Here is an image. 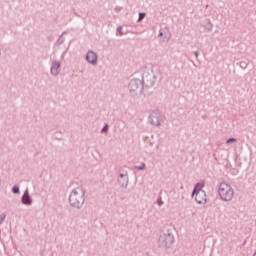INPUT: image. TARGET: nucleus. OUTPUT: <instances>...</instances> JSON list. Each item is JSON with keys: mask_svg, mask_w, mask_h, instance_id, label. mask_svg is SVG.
Here are the masks:
<instances>
[{"mask_svg": "<svg viewBox=\"0 0 256 256\" xmlns=\"http://www.w3.org/2000/svg\"><path fill=\"white\" fill-rule=\"evenodd\" d=\"M204 187H205V182H199L194 187V191L192 194L196 203H198L199 205H204V203H207V194L203 190Z\"/></svg>", "mask_w": 256, "mask_h": 256, "instance_id": "nucleus-1", "label": "nucleus"}, {"mask_svg": "<svg viewBox=\"0 0 256 256\" xmlns=\"http://www.w3.org/2000/svg\"><path fill=\"white\" fill-rule=\"evenodd\" d=\"M12 191L13 193H19V186H14Z\"/></svg>", "mask_w": 256, "mask_h": 256, "instance_id": "nucleus-8", "label": "nucleus"}, {"mask_svg": "<svg viewBox=\"0 0 256 256\" xmlns=\"http://www.w3.org/2000/svg\"><path fill=\"white\" fill-rule=\"evenodd\" d=\"M253 256H256V252L254 253V255Z\"/></svg>", "mask_w": 256, "mask_h": 256, "instance_id": "nucleus-11", "label": "nucleus"}, {"mask_svg": "<svg viewBox=\"0 0 256 256\" xmlns=\"http://www.w3.org/2000/svg\"><path fill=\"white\" fill-rule=\"evenodd\" d=\"M59 67H61V64L59 62H54L51 68L52 75H57L59 73Z\"/></svg>", "mask_w": 256, "mask_h": 256, "instance_id": "nucleus-5", "label": "nucleus"}, {"mask_svg": "<svg viewBox=\"0 0 256 256\" xmlns=\"http://www.w3.org/2000/svg\"><path fill=\"white\" fill-rule=\"evenodd\" d=\"M22 202L24 203V205H31V198L29 197L27 191L24 193L22 197Z\"/></svg>", "mask_w": 256, "mask_h": 256, "instance_id": "nucleus-6", "label": "nucleus"}, {"mask_svg": "<svg viewBox=\"0 0 256 256\" xmlns=\"http://www.w3.org/2000/svg\"><path fill=\"white\" fill-rule=\"evenodd\" d=\"M86 59H87L88 63L95 65V63H97V54H95V52H88Z\"/></svg>", "mask_w": 256, "mask_h": 256, "instance_id": "nucleus-4", "label": "nucleus"}, {"mask_svg": "<svg viewBox=\"0 0 256 256\" xmlns=\"http://www.w3.org/2000/svg\"><path fill=\"white\" fill-rule=\"evenodd\" d=\"M69 202L72 207H80L83 203V193L77 190H73L70 194Z\"/></svg>", "mask_w": 256, "mask_h": 256, "instance_id": "nucleus-3", "label": "nucleus"}, {"mask_svg": "<svg viewBox=\"0 0 256 256\" xmlns=\"http://www.w3.org/2000/svg\"><path fill=\"white\" fill-rule=\"evenodd\" d=\"M218 193L223 201H231L233 195H235L233 188L227 183L220 184Z\"/></svg>", "mask_w": 256, "mask_h": 256, "instance_id": "nucleus-2", "label": "nucleus"}, {"mask_svg": "<svg viewBox=\"0 0 256 256\" xmlns=\"http://www.w3.org/2000/svg\"><path fill=\"white\" fill-rule=\"evenodd\" d=\"M142 19H145V13H140V14H139V19H138V21H142Z\"/></svg>", "mask_w": 256, "mask_h": 256, "instance_id": "nucleus-7", "label": "nucleus"}, {"mask_svg": "<svg viewBox=\"0 0 256 256\" xmlns=\"http://www.w3.org/2000/svg\"><path fill=\"white\" fill-rule=\"evenodd\" d=\"M235 141H237V140H235V138H230V139L227 140V143H233Z\"/></svg>", "mask_w": 256, "mask_h": 256, "instance_id": "nucleus-9", "label": "nucleus"}, {"mask_svg": "<svg viewBox=\"0 0 256 256\" xmlns=\"http://www.w3.org/2000/svg\"><path fill=\"white\" fill-rule=\"evenodd\" d=\"M107 129H109V126H108V125H106V126L102 129V131H107Z\"/></svg>", "mask_w": 256, "mask_h": 256, "instance_id": "nucleus-10", "label": "nucleus"}]
</instances>
